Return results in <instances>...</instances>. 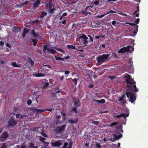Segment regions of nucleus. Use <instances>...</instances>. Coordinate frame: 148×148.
I'll use <instances>...</instances> for the list:
<instances>
[{
  "label": "nucleus",
  "mask_w": 148,
  "mask_h": 148,
  "mask_svg": "<svg viewBox=\"0 0 148 148\" xmlns=\"http://www.w3.org/2000/svg\"><path fill=\"white\" fill-rule=\"evenodd\" d=\"M123 77L126 78V80L128 87V89L126 93L127 97L129 99V101H130L132 103H133L136 99L135 93L138 91L135 85L136 82L130 75L127 74H125Z\"/></svg>",
  "instance_id": "nucleus-1"
},
{
  "label": "nucleus",
  "mask_w": 148,
  "mask_h": 148,
  "mask_svg": "<svg viewBox=\"0 0 148 148\" xmlns=\"http://www.w3.org/2000/svg\"><path fill=\"white\" fill-rule=\"evenodd\" d=\"M110 54H103L99 56L97 58V62L100 64L106 61L107 58L110 56Z\"/></svg>",
  "instance_id": "nucleus-2"
},
{
  "label": "nucleus",
  "mask_w": 148,
  "mask_h": 148,
  "mask_svg": "<svg viewBox=\"0 0 148 148\" xmlns=\"http://www.w3.org/2000/svg\"><path fill=\"white\" fill-rule=\"evenodd\" d=\"M134 48L132 47L128 46L126 47H123L121 49L118 51V53H125L126 52H131L134 51Z\"/></svg>",
  "instance_id": "nucleus-3"
},
{
  "label": "nucleus",
  "mask_w": 148,
  "mask_h": 148,
  "mask_svg": "<svg viewBox=\"0 0 148 148\" xmlns=\"http://www.w3.org/2000/svg\"><path fill=\"white\" fill-rule=\"evenodd\" d=\"M88 38L84 34H83L81 36L79 37V40L81 41V43L83 44L84 46H86V44L88 42L86 40Z\"/></svg>",
  "instance_id": "nucleus-4"
},
{
  "label": "nucleus",
  "mask_w": 148,
  "mask_h": 148,
  "mask_svg": "<svg viewBox=\"0 0 148 148\" xmlns=\"http://www.w3.org/2000/svg\"><path fill=\"white\" fill-rule=\"evenodd\" d=\"M66 126V125H64L60 126H58L56 127V131L57 133H61L64 132L65 131V127Z\"/></svg>",
  "instance_id": "nucleus-5"
},
{
  "label": "nucleus",
  "mask_w": 148,
  "mask_h": 148,
  "mask_svg": "<svg viewBox=\"0 0 148 148\" xmlns=\"http://www.w3.org/2000/svg\"><path fill=\"white\" fill-rule=\"evenodd\" d=\"M113 138H109V140L111 141H114L116 140H118L119 138H121L122 136V134L118 135L117 133H114L113 134Z\"/></svg>",
  "instance_id": "nucleus-6"
},
{
  "label": "nucleus",
  "mask_w": 148,
  "mask_h": 148,
  "mask_svg": "<svg viewBox=\"0 0 148 148\" xmlns=\"http://www.w3.org/2000/svg\"><path fill=\"white\" fill-rule=\"evenodd\" d=\"M63 143L64 141L63 140H60L56 141L54 143H51V144L52 147H60Z\"/></svg>",
  "instance_id": "nucleus-7"
},
{
  "label": "nucleus",
  "mask_w": 148,
  "mask_h": 148,
  "mask_svg": "<svg viewBox=\"0 0 148 148\" xmlns=\"http://www.w3.org/2000/svg\"><path fill=\"white\" fill-rule=\"evenodd\" d=\"M8 135L6 132H3L0 137V140L2 142H4L6 139L8 137Z\"/></svg>",
  "instance_id": "nucleus-8"
},
{
  "label": "nucleus",
  "mask_w": 148,
  "mask_h": 148,
  "mask_svg": "<svg viewBox=\"0 0 148 148\" xmlns=\"http://www.w3.org/2000/svg\"><path fill=\"white\" fill-rule=\"evenodd\" d=\"M72 145V143L71 141L65 143L63 147V148H71Z\"/></svg>",
  "instance_id": "nucleus-9"
},
{
  "label": "nucleus",
  "mask_w": 148,
  "mask_h": 148,
  "mask_svg": "<svg viewBox=\"0 0 148 148\" xmlns=\"http://www.w3.org/2000/svg\"><path fill=\"white\" fill-rule=\"evenodd\" d=\"M17 123V122L15 120L11 118L9 121L8 124L10 126H13L16 125Z\"/></svg>",
  "instance_id": "nucleus-10"
},
{
  "label": "nucleus",
  "mask_w": 148,
  "mask_h": 148,
  "mask_svg": "<svg viewBox=\"0 0 148 148\" xmlns=\"http://www.w3.org/2000/svg\"><path fill=\"white\" fill-rule=\"evenodd\" d=\"M32 2H34V3L33 5V7L36 8L38 7V5L40 4V1L39 0H34L32 1Z\"/></svg>",
  "instance_id": "nucleus-11"
},
{
  "label": "nucleus",
  "mask_w": 148,
  "mask_h": 148,
  "mask_svg": "<svg viewBox=\"0 0 148 148\" xmlns=\"http://www.w3.org/2000/svg\"><path fill=\"white\" fill-rule=\"evenodd\" d=\"M32 34H33L34 36V37L37 39H40V37L36 33L34 30H32Z\"/></svg>",
  "instance_id": "nucleus-12"
},
{
  "label": "nucleus",
  "mask_w": 148,
  "mask_h": 148,
  "mask_svg": "<svg viewBox=\"0 0 148 148\" xmlns=\"http://www.w3.org/2000/svg\"><path fill=\"white\" fill-rule=\"evenodd\" d=\"M128 116H129L128 114H125L122 113L120 115H118L116 116H114V117H117L118 118H120L123 116L124 118H125Z\"/></svg>",
  "instance_id": "nucleus-13"
},
{
  "label": "nucleus",
  "mask_w": 148,
  "mask_h": 148,
  "mask_svg": "<svg viewBox=\"0 0 148 148\" xmlns=\"http://www.w3.org/2000/svg\"><path fill=\"white\" fill-rule=\"evenodd\" d=\"M129 24L130 25H133L134 26V27L136 30L134 31V33L135 34H136L138 31V26L136 25L135 23H129Z\"/></svg>",
  "instance_id": "nucleus-14"
},
{
  "label": "nucleus",
  "mask_w": 148,
  "mask_h": 148,
  "mask_svg": "<svg viewBox=\"0 0 148 148\" xmlns=\"http://www.w3.org/2000/svg\"><path fill=\"white\" fill-rule=\"evenodd\" d=\"M67 47L68 49H75L77 51H83V49L79 50L77 49V48L75 49V47L73 45H67Z\"/></svg>",
  "instance_id": "nucleus-15"
},
{
  "label": "nucleus",
  "mask_w": 148,
  "mask_h": 148,
  "mask_svg": "<svg viewBox=\"0 0 148 148\" xmlns=\"http://www.w3.org/2000/svg\"><path fill=\"white\" fill-rule=\"evenodd\" d=\"M74 105L76 106H79L80 104L79 101L77 99H75L74 100Z\"/></svg>",
  "instance_id": "nucleus-16"
},
{
  "label": "nucleus",
  "mask_w": 148,
  "mask_h": 148,
  "mask_svg": "<svg viewBox=\"0 0 148 148\" xmlns=\"http://www.w3.org/2000/svg\"><path fill=\"white\" fill-rule=\"evenodd\" d=\"M16 118L19 119H21L23 117H25L26 116L25 115H22L20 114H16Z\"/></svg>",
  "instance_id": "nucleus-17"
},
{
  "label": "nucleus",
  "mask_w": 148,
  "mask_h": 148,
  "mask_svg": "<svg viewBox=\"0 0 148 148\" xmlns=\"http://www.w3.org/2000/svg\"><path fill=\"white\" fill-rule=\"evenodd\" d=\"M45 75V74L42 73H35L34 74V76L35 77H44Z\"/></svg>",
  "instance_id": "nucleus-18"
},
{
  "label": "nucleus",
  "mask_w": 148,
  "mask_h": 148,
  "mask_svg": "<svg viewBox=\"0 0 148 148\" xmlns=\"http://www.w3.org/2000/svg\"><path fill=\"white\" fill-rule=\"evenodd\" d=\"M47 50L52 54H54L56 52V51L55 50L51 48H48Z\"/></svg>",
  "instance_id": "nucleus-19"
},
{
  "label": "nucleus",
  "mask_w": 148,
  "mask_h": 148,
  "mask_svg": "<svg viewBox=\"0 0 148 148\" xmlns=\"http://www.w3.org/2000/svg\"><path fill=\"white\" fill-rule=\"evenodd\" d=\"M29 32L28 29H27L25 28L24 29L23 32L22 33V37L24 38L26 34Z\"/></svg>",
  "instance_id": "nucleus-20"
},
{
  "label": "nucleus",
  "mask_w": 148,
  "mask_h": 148,
  "mask_svg": "<svg viewBox=\"0 0 148 148\" xmlns=\"http://www.w3.org/2000/svg\"><path fill=\"white\" fill-rule=\"evenodd\" d=\"M77 121V119H71L69 121V122L72 124L75 123Z\"/></svg>",
  "instance_id": "nucleus-21"
},
{
  "label": "nucleus",
  "mask_w": 148,
  "mask_h": 148,
  "mask_svg": "<svg viewBox=\"0 0 148 148\" xmlns=\"http://www.w3.org/2000/svg\"><path fill=\"white\" fill-rule=\"evenodd\" d=\"M94 3L95 5H101L102 4V2L101 1H99L95 0Z\"/></svg>",
  "instance_id": "nucleus-22"
},
{
  "label": "nucleus",
  "mask_w": 148,
  "mask_h": 148,
  "mask_svg": "<svg viewBox=\"0 0 148 148\" xmlns=\"http://www.w3.org/2000/svg\"><path fill=\"white\" fill-rule=\"evenodd\" d=\"M40 140L41 141H42L44 143H45L46 145L47 146L49 145V143L48 142L44 141V140H45V138L41 137H40Z\"/></svg>",
  "instance_id": "nucleus-23"
},
{
  "label": "nucleus",
  "mask_w": 148,
  "mask_h": 148,
  "mask_svg": "<svg viewBox=\"0 0 148 148\" xmlns=\"http://www.w3.org/2000/svg\"><path fill=\"white\" fill-rule=\"evenodd\" d=\"M49 83L47 81H44L42 83V86L43 87H47L49 85Z\"/></svg>",
  "instance_id": "nucleus-24"
},
{
  "label": "nucleus",
  "mask_w": 148,
  "mask_h": 148,
  "mask_svg": "<svg viewBox=\"0 0 148 148\" xmlns=\"http://www.w3.org/2000/svg\"><path fill=\"white\" fill-rule=\"evenodd\" d=\"M13 30L15 32H20V29L16 27H14Z\"/></svg>",
  "instance_id": "nucleus-25"
},
{
  "label": "nucleus",
  "mask_w": 148,
  "mask_h": 148,
  "mask_svg": "<svg viewBox=\"0 0 148 148\" xmlns=\"http://www.w3.org/2000/svg\"><path fill=\"white\" fill-rule=\"evenodd\" d=\"M55 58L56 60H64V58H61L58 57H57L56 56H55Z\"/></svg>",
  "instance_id": "nucleus-26"
},
{
  "label": "nucleus",
  "mask_w": 148,
  "mask_h": 148,
  "mask_svg": "<svg viewBox=\"0 0 148 148\" xmlns=\"http://www.w3.org/2000/svg\"><path fill=\"white\" fill-rule=\"evenodd\" d=\"M28 62L30 64H31V65H33L34 64V61L33 60H32L30 59V58H29L28 59Z\"/></svg>",
  "instance_id": "nucleus-27"
},
{
  "label": "nucleus",
  "mask_w": 148,
  "mask_h": 148,
  "mask_svg": "<svg viewBox=\"0 0 148 148\" xmlns=\"http://www.w3.org/2000/svg\"><path fill=\"white\" fill-rule=\"evenodd\" d=\"M137 10L135 11L134 13V14L136 15V16L137 17H138L139 16V8L138 7H137Z\"/></svg>",
  "instance_id": "nucleus-28"
},
{
  "label": "nucleus",
  "mask_w": 148,
  "mask_h": 148,
  "mask_svg": "<svg viewBox=\"0 0 148 148\" xmlns=\"http://www.w3.org/2000/svg\"><path fill=\"white\" fill-rule=\"evenodd\" d=\"M47 14V13L43 11L42 12V14L40 16L41 18H42L45 16Z\"/></svg>",
  "instance_id": "nucleus-29"
},
{
  "label": "nucleus",
  "mask_w": 148,
  "mask_h": 148,
  "mask_svg": "<svg viewBox=\"0 0 148 148\" xmlns=\"http://www.w3.org/2000/svg\"><path fill=\"white\" fill-rule=\"evenodd\" d=\"M35 110L37 112L39 113H40L45 110H43L42 109H36Z\"/></svg>",
  "instance_id": "nucleus-30"
},
{
  "label": "nucleus",
  "mask_w": 148,
  "mask_h": 148,
  "mask_svg": "<svg viewBox=\"0 0 148 148\" xmlns=\"http://www.w3.org/2000/svg\"><path fill=\"white\" fill-rule=\"evenodd\" d=\"M105 47L106 45L104 44H101L100 45L99 48L100 49H101Z\"/></svg>",
  "instance_id": "nucleus-31"
},
{
  "label": "nucleus",
  "mask_w": 148,
  "mask_h": 148,
  "mask_svg": "<svg viewBox=\"0 0 148 148\" xmlns=\"http://www.w3.org/2000/svg\"><path fill=\"white\" fill-rule=\"evenodd\" d=\"M12 65L14 67H17L18 65L16 64V63L14 62H12L11 63Z\"/></svg>",
  "instance_id": "nucleus-32"
},
{
  "label": "nucleus",
  "mask_w": 148,
  "mask_h": 148,
  "mask_svg": "<svg viewBox=\"0 0 148 148\" xmlns=\"http://www.w3.org/2000/svg\"><path fill=\"white\" fill-rule=\"evenodd\" d=\"M54 48L56 49V50L59 51L62 53H64V51L62 49L59 48L54 47Z\"/></svg>",
  "instance_id": "nucleus-33"
},
{
  "label": "nucleus",
  "mask_w": 148,
  "mask_h": 148,
  "mask_svg": "<svg viewBox=\"0 0 148 148\" xmlns=\"http://www.w3.org/2000/svg\"><path fill=\"white\" fill-rule=\"evenodd\" d=\"M34 144L31 143L29 145V148H38L37 147L34 146Z\"/></svg>",
  "instance_id": "nucleus-34"
},
{
  "label": "nucleus",
  "mask_w": 148,
  "mask_h": 148,
  "mask_svg": "<svg viewBox=\"0 0 148 148\" xmlns=\"http://www.w3.org/2000/svg\"><path fill=\"white\" fill-rule=\"evenodd\" d=\"M47 45H45V46H44L43 47V51L44 53H46L47 52L46 51V49H47Z\"/></svg>",
  "instance_id": "nucleus-35"
},
{
  "label": "nucleus",
  "mask_w": 148,
  "mask_h": 148,
  "mask_svg": "<svg viewBox=\"0 0 148 148\" xmlns=\"http://www.w3.org/2000/svg\"><path fill=\"white\" fill-rule=\"evenodd\" d=\"M117 124H118L117 123L115 122H114V123H112L110 125H109V126H110L111 127L112 126H115V125H117Z\"/></svg>",
  "instance_id": "nucleus-36"
},
{
  "label": "nucleus",
  "mask_w": 148,
  "mask_h": 148,
  "mask_svg": "<svg viewBox=\"0 0 148 148\" xmlns=\"http://www.w3.org/2000/svg\"><path fill=\"white\" fill-rule=\"evenodd\" d=\"M28 2V1H25V2H24L23 3H21L20 5H21V7L23 6H24V5H26L27 3Z\"/></svg>",
  "instance_id": "nucleus-37"
},
{
  "label": "nucleus",
  "mask_w": 148,
  "mask_h": 148,
  "mask_svg": "<svg viewBox=\"0 0 148 148\" xmlns=\"http://www.w3.org/2000/svg\"><path fill=\"white\" fill-rule=\"evenodd\" d=\"M32 41L33 43V44L34 46H36V44L37 42L36 39H33L32 40Z\"/></svg>",
  "instance_id": "nucleus-38"
},
{
  "label": "nucleus",
  "mask_w": 148,
  "mask_h": 148,
  "mask_svg": "<svg viewBox=\"0 0 148 148\" xmlns=\"http://www.w3.org/2000/svg\"><path fill=\"white\" fill-rule=\"evenodd\" d=\"M92 123L94 124L95 125H97L99 124V122L92 121Z\"/></svg>",
  "instance_id": "nucleus-39"
},
{
  "label": "nucleus",
  "mask_w": 148,
  "mask_h": 148,
  "mask_svg": "<svg viewBox=\"0 0 148 148\" xmlns=\"http://www.w3.org/2000/svg\"><path fill=\"white\" fill-rule=\"evenodd\" d=\"M107 14H107V13H105L101 15H99L98 17L99 18H101L104 16L105 15H106Z\"/></svg>",
  "instance_id": "nucleus-40"
},
{
  "label": "nucleus",
  "mask_w": 148,
  "mask_h": 148,
  "mask_svg": "<svg viewBox=\"0 0 148 148\" xmlns=\"http://www.w3.org/2000/svg\"><path fill=\"white\" fill-rule=\"evenodd\" d=\"M99 103H103L105 102V100L104 99H101L99 100Z\"/></svg>",
  "instance_id": "nucleus-41"
},
{
  "label": "nucleus",
  "mask_w": 148,
  "mask_h": 148,
  "mask_svg": "<svg viewBox=\"0 0 148 148\" xmlns=\"http://www.w3.org/2000/svg\"><path fill=\"white\" fill-rule=\"evenodd\" d=\"M119 14L121 15H123V16H125V17H126L127 16V15L125 14H124V13H121V12H120V13H119Z\"/></svg>",
  "instance_id": "nucleus-42"
},
{
  "label": "nucleus",
  "mask_w": 148,
  "mask_h": 148,
  "mask_svg": "<svg viewBox=\"0 0 148 148\" xmlns=\"http://www.w3.org/2000/svg\"><path fill=\"white\" fill-rule=\"evenodd\" d=\"M124 95H123L121 97H119V98L118 99V100L119 101H121L122 100H123V98L124 97Z\"/></svg>",
  "instance_id": "nucleus-43"
},
{
  "label": "nucleus",
  "mask_w": 148,
  "mask_h": 148,
  "mask_svg": "<svg viewBox=\"0 0 148 148\" xmlns=\"http://www.w3.org/2000/svg\"><path fill=\"white\" fill-rule=\"evenodd\" d=\"M96 146L97 148H101V145L99 143H97L96 145Z\"/></svg>",
  "instance_id": "nucleus-44"
},
{
  "label": "nucleus",
  "mask_w": 148,
  "mask_h": 148,
  "mask_svg": "<svg viewBox=\"0 0 148 148\" xmlns=\"http://www.w3.org/2000/svg\"><path fill=\"white\" fill-rule=\"evenodd\" d=\"M116 13V12L112 10H111L110 11H109V12H107V14H109V13Z\"/></svg>",
  "instance_id": "nucleus-45"
},
{
  "label": "nucleus",
  "mask_w": 148,
  "mask_h": 148,
  "mask_svg": "<svg viewBox=\"0 0 148 148\" xmlns=\"http://www.w3.org/2000/svg\"><path fill=\"white\" fill-rule=\"evenodd\" d=\"M32 103V101L31 100H28L27 101V103L29 105H30Z\"/></svg>",
  "instance_id": "nucleus-46"
},
{
  "label": "nucleus",
  "mask_w": 148,
  "mask_h": 148,
  "mask_svg": "<svg viewBox=\"0 0 148 148\" xmlns=\"http://www.w3.org/2000/svg\"><path fill=\"white\" fill-rule=\"evenodd\" d=\"M67 21V19H66L62 21V23L63 24H65L66 23V21Z\"/></svg>",
  "instance_id": "nucleus-47"
},
{
  "label": "nucleus",
  "mask_w": 148,
  "mask_h": 148,
  "mask_svg": "<svg viewBox=\"0 0 148 148\" xmlns=\"http://www.w3.org/2000/svg\"><path fill=\"white\" fill-rule=\"evenodd\" d=\"M77 79L76 78H75L73 79V82L76 84H77Z\"/></svg>",
  "instance_id": "nucleus-48"
},
{
  "label": "nucleus",
  "mask_w": 148,
  "mask_h": 148,
  "mask_svg": "<svg viewBox=\"0 0 148 148\" xmlns=\"http://www.w3.org/2000/svg\"><path fill=\"white\" fill-rule=\"evenodd\" d=\"M135 22L137 24L139 22V18H138L135 21Z\"/></svg>",
  "instance_id": "nucleus-49"
},
{
  "label": "nucleus",
  "mask_w": 148,
  "mask_h": 148,
  "mask_svg": "<svg viewBox=\"0 0 148 148\" xmlns=\"http://www.w3.org/2000/svg\"><path fill=\"white\" fill-rule=\"evenodd\" d=\"M115 77H114L113 76H110L109 77V78L110 79H111L112 80H113V79H114V78Z\"/></svg>",
  "instance_id": "nucleus-50"
},
{
  "label": "nucleus",
  "mask_w": 148,
  "mask_h": 148,
  "mask_svg": "<svg viewBox=\"0 0 148 148\" xmlns=\"http://www.w3.org/2000/svg\"><path fill=\"white\" fill-rule=\"evenodd\" d=\"M6 147V145H5V143H3V145L1 148H5Z\"/></svg>",
  "instance_id": "nucleus-51"
},
{
  "label": "nucleus",
  "mask_w": 148,
  "mask_h": 148,
  "mask_svg": "<svg viewBox=\"0 0 148 148\" xmlns=\"http://www.w3.org/2000/svg\"><path fill=\"white\" fill-rule=\"evenodd\" d=\"M61 114L63 116H62L63 118L64 119V120H66V119H65V117H64V116L65 115V114L64 113H63L62 112V113H61Z\"/></svg>",
  "instance_id": "nucleus-52"
},
{
  "label": "nucleus",
  "mask_w": 148,
  "mask_h": 148,
  "mask_svg": "<svg viewBox=\"0 0 148 148\" xmlns=\"http://www.w3.org/2000/svg\"><path fill=\"white\" fill-rule=\"evenodd\" d=\"M43 70L45 73H47L48 71V70L47 69H46L45 67L43 68Z\"/></svg>",
  "instance_id": "nucleus-53"
},
{
  "label": "nucleus",
  "mask_w": 148,
  "mask_h": 148,
  "mask_svg": "<svg viewBox=\"0 0 148 148\" xmlns=\"http://www.w3.org/2000/svg\"><path fill=\"white\" fill-rule=\"evenodd\" d=\"M41 134L44 136L47 137V135L43 132H42L41 133Z\"/></svg>",
  "instance_id": "nucleus-54"
},
{
  "label": "nucleus",
  "mask_w": 148,
  "mask_h": 148,
  "mask_svg": "<svg viewBox=\"0 0 148 148\" xmlns=\"http://www.w3.org/2000/svg\"><path fill=\"white\" fill-rule=\"evenodd\" d=\"M21 148H29V147L28 148L27 147L25 146V145H22L21 147Z\"/></svg>",
  "instance_id": "nucleus-55"
},
{
  "label": "nucleus",
  "mask_w": 148,
  "mask_h": 148,
  "mask_svg": "<svg viewBox=\"0 0 148 148\" xmlns=\"http://www.w3.org/2000/svg\"><path fill=\"white\" fill-rule=\"evenodd\" d=\"M116 21H113L112 22V24L114 25L115 26V24H116Z\"/></svg>",
  "instance_id": "nucleus-56"
},
{
  "label": "nucleus",
  "mask_w": 148,
  "mask_h": 148,
  "mask_svg": "<svg viewBox=\"0 0 148 148\" xmlns=\"http://www.w3.org/2000/svg\"><path fill=\"white\" fill-rule=\"evenodd\" d=\"M90 8H92V7H91V6H87L86 8V10H90Z\"/></svg>",
  "instance_id": "nucleus-57"
},
{
  "label": "nucleus",
  "mask_w": 148,
  "mask_h": 148,
  "mask_svg": "<svg viewBox=\"0 0 148 148\" xmlns=\"http://www.w3.org/2000/svg\"><path fill=\"white\" fill-rule=\"evenodd\" d=\"M133 63V62L132 61H131V60H130V61L129 63V64H130V67L131 68H132V64Z\"/></svg>",
  "instance_id": "nucleus-58"
},
{
  "label": "nucleus",
  "mask_w": 148,
  "mask_h": 148,
  "mask_svg": "<svg viewBox=\"0 0 148 148\" xmlns=\"http://www.w3.org/2000/svg\"><path fill=\"white\" fill-rule=\"evenodd\" d=\"M43 67H44L45 66H47L49 68L51 69V68L49 65H42Z\"/></svg>",
  "instance_id": "nucleus-59"
},
{
  "label": "nucleus",
  "mask_w": 148,
  "mask_h": 148,
  "mask_svg": "<svg viewBox=\"0 0 148 148\" xmlns=\"http://www.w3.org/2000/svg\"><path fill=\"white\" fill-rule=\"evenodd\" d=\"M67 15V13H66L65 12L62 14V16L64 17L66 16Z\"/></svg>",
  "instance_id": "nucleus-60"
},
{
  "label": "nucleus",
  "mask_w": 148,
  "mask_h": 148,
  "mask_svg": "<svg viewBox=\"0 0 148 148\" xmlns=\"http://www.w3.org/2000/svg\"><path fill=\"white\" fill-rule=\"evenodd\" d=\"M4 44V42L1 41L0 42V45L1 46H2Z\"/></svg>",
  "instance_id": "nucleus-61"
},
{
  "label": "nucleus",
  "mask_w": 148,
  "mask_h": 148,
  "mask_svg": "<svg viewBox=\"0 0 148 148\" xmlns=\"http://www.w3.org/2000/svg\"><path fill=\"white\" fill-rule=\"evenodd\" d=\"M89 36L90 37V42H92L93 41V40L92 39V38H91V36Z\"/></svg>",
  "instance_id": "nucleus-62"
},
{
  "label": "nucleus",
  "mask_w": 148,
  "mask_h": 148,
  "mask_svg": "<svg viewBox=\"0 0 148 148\" xmlns=\"http://www.w3.org/2000/svg\"><path fill=\"white\" fill-rule=\"evenodd\" d=\"M69 72L68 71H65V74L66 75L69 74Z\"/></svg>",
  "instance_id": "nucleus-63"
},
{
  "label": "nucleus",
  "mask_w": 148,
  "mask_h": 148,
  "mask_svg": "<svg viewBox=\"0 0 148 148\" xmlns=\"http://www.w3.org/2000/svg\"><path fill=\"white\" fill-rule=\"evenodd\" d=\"M6 46L7 47H10V45H9V44L8 43H7V44H6Z\"/></svg>",
  "instance_id": "nucleus-64"
}]
</instances>
